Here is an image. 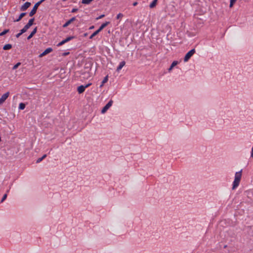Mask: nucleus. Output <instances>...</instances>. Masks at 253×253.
Segmentation results:
<instances>
[{
    "instance_id": "1",
    "label": "nucleus",
    "mask_w": 253,
    "mask_h": 253,
    "mask_svg": "<svg viewBox=\"0 0 253 253\" xmlns=\"http://www.w3.org/2000/svg\"><path fill=\"white\" fill-rule=\"evenodd\" d=\"M242 170H241L235 173L234 180L232 184V190H235L239 186L242 177Z\"/></svg>"
},
{
    "instance_id": "2",
    "label": "nucleus",
    "mask_w": 253,
    "mask_h": 253,
    "mask_svg": "<svg viewBox=\"0 0 253 253\" xmlns=\"http://www.w3.org/2000/svg\"><path fill=\"white\" fill-rule=\"evenodd\" d=\"M109 22H106L105 23L102 24L99 28L95 31L89 37L90 39H92L94 37L97 35L100 32H101L105 27H106L109 24Z\"/></svg>"
},
{
    "instance_id": "3",
    "label": "nucleus",
    "mask_w": 253,
    "mask_h": 253,
    "mask_svg": "<svg viewBox=\"0 0 253 253\" xmlns=\"http://www.w3.org/2000/svg\"><path fill=\"white\" fill-rule=\"evenodd\" d=\"M195 52L196 51L194 48L191 49L189 52H188L186 54L184 58V61L185 62H187L189 60V59L193 56V55L195 53Z\"/></svg>"
},
{
    "instance_id": "4",
    "label": "nucleus",
    "mask_w": 253,
    "mask_h": 253,
    "mask_svg": "<svg viewBox=\"0 0 253 253\" xmlns=\"http://www.w3.org/2000/svg\"><path fill=\"white\" fill-rule=\"evenodd\" d=\"M91 84H92L91 83H88V84H85V85H82L78 86V88H77L78 92L80 94L83 93L85 89L86 88L89 87V86H90L91 85Z\"/></svg>"
},
{
    "instance_id": "5",
    "label": "nucleus",
    "mask_w": 253,
    "mask_h": 253,
    "mask_svg": "<svg viewBox=\"0 0 253 253\" xmlns=\"http://www.w3.org/2000/svg\"><path fill=\"white\" fill-rule=\"evenodd\" d=\"M74 36H70V37H67L66 39H65V40L62 41L61 42H59L57 46H60L61 45H62L63 44H64V43H65L66 42L72 40V39H74Z\"/></svg>"
},
{
    "instance_id": "6",
    "label": "nucleus",
    "mask_w": 253,
    "mask_h": 253,
    "mask_svg": "<svg viewBox=\"0 0 253 253\" xmlns=\"http://www.w3.org/2000/svg\"><path fill=\"white\" fill-rule=\"evenodd\" d=\"M9 95V92H7L2 95L1 98H0V105L2 104L5 102V101L6 100V99L8 97Z\"/></svg>"
},
{
    "instance_id": "7",
    "label": "nucleus",
    "mask_w": 253,
    "mask_h": 253,
    "mask_svg": "<svg viewBox=\"0 0 253 253\" xmlns=\"http://www.w3.org/2000/svg\"><path fill=\"white\" fill-rule=\"evenodd\" d=\"M113 103L112 100H110L108 103L102 109L101 112L102 113H105L107 110L112 106Z\"/></svg>"
},
{
    "instance_id": "8",
    "label": "nucleus",
    "mask_w": 253,
    "mask_h": 253,
    "mask_svg": "<svg viewBox=\"0 0 253 253\" xmlns=\"http://www.w3.org/2000/svg\"><path fill=\"white\" fill-rule=\"evenodd\" d=\"M34 18L30 19L28 23L24 27V29L27 31L28 29L33 24L34 21Z\"/></svg>"
},
{
    "instance_id": "9",
    "label": "nucleus",
    "mask_w": 253,
    "mask_h": 253,
    "mask_svg": "<svg viewBox=\"0 0 253 253\" xmlns=\"http://www.w3.org/2000/svg\"><path fill=\"white\" fill-rule=\"evenodd\" d=\"M31 2H26L23 5H22L20 7V10L21 11H25L29 8L31 5Z\"/></svg>"
},
{
    "instance_id": "10",
    "label": "nucleus",
    "mask_w": 253,
    "mask_h": 253,
    "mask_svg": "<svg viewBox=\"0 0 253 253\" xmlns=\"http://www.w3.org/2000/svg\"><path fill=\"white\" fill-rule=\"evenodd\" d=\"M52 51V49L50 47L46 48L42 53L40 55V57H42L47 54L51 52Z\"/></svg>"
},
{
    "instance_id": "11",
    "label": "nucleus",
    "mask_w": 253,
    "mask_h": 253,
    "mask_svg": "<svg viewBox=\"0 0 253 253\" xmlns=\"http://www.w3.org/2000/svg\"><path fill=\"white\" fill-rule=\"evenodd\" d=\"M76 20V17H72L70 20H68L63 25V28H66L72 22Z\"/></svg>"
},
{
    "instance_id": "12",
    "label": "nucleus",
    "mask_w": 253,
    "mask_h": 253,
    "mask_svg": "<svg viewBox=\"0 0 253 253\" xmlns=\"http://www.w3.org/2000/svg\"><path fill=\"white\" fill-rule=\"evenodd\" d=\"M37 27H36L34 29L33 31L30 34V35L27 37V39L28 40L31 39L33 37V36L37 33Z\"/></svg>"
},
{
    "instance_id": "13",
    "label": "nucleus",
    "mask_w": 253,
    "mask_h": 253,
    "mask_svg": "<svg viewBox=\"0 0 253 253\" xmlns=\"http://www.w3.org/2000/svg\"><path fill=\"white\" fill-rule=\"evenodd\" d=\"M126 62L125 61H123L121 62H120L119 65L117 68V71L119 72L120 70H121L122 68L125 65Z\"/></svg>"
},
{
    "instance_id": "14",
    "label": "nucleus",
    "mask_w": 253,
    "mask_h": 253,
    "mask_svg": "<svg viewBox=\"0 0 253 253\" xmlns=\"http://www.w3.org/2000/svg\"><path fill=\"white\" fill-rule=\"evenodd\" d=\"M108 80V76H106L104 78V79L103 80V81H102V83H101V84H100V87L101 88L103 87V86L104 85V84H105L107 82Z\"/></svg>"
},
{
    "instance_id": "15",
    "label": "nucleus",
    "mask_w": 253,
    "mask_h": 253,
    "mask_svg": "<svg viewBox=\"0 0 253 253\" xmlns=\"http://www.w3.org/2000/svg\"><path fill=\"white\" fill-rule=\"evenodd\" d=\"M26 13H25V12H24V13H21V14H20V15H19V16L18 18V19H17L16 20H15L14 21V22H18V21H20V20H21V19H22L24 16H25L26 15Z\"/></svg>"
},
{
    "instance_id": "16",
    "label": "nucleus",
    "mask_w": 253,
    "mask_h": 253,
    "mask_svg": "<svg viewBox=\"0 0 253 253\" xmlns=\"http://www.w3.org/2000/svg\"><path fill=\"white\" fill-rule=\"evenodd\" d=\"M12 48V45L11 44H6L3 47V50H9Z\"/></svg>"
},
{
    "instance_id": "17",
    "label": "nucleus",
    "mask_w": 253,
    "mask_h": 253,
    "mask_svg": "<svg viewBox=\"0 0 253 253\" xmlns=\"http://www.w3.org/2000/svg\"><path fill=\"white\" fill-rule=\"evenodd\" d=\"M178 64V62L176 61H173L172 64H171L169 68V71H170L172 68L175 66H176L177 64Z\"/></svg>"
},
{
    "instance_id": "18",
    "label": "nucleus",
    "mask_w": 253,
    "mask_h": 253,
    "mask_svg": "<svg viewBox=\"0 0 253 253\" xmlns=\"http://www.w3.org/2000/svg\"><path fill=\"white\" fill-rule=\"evenodd\" d=\"M158 0H153V1L150 3L149 6L151 8L154 7L157 2Z\"/></svg>"
},
{
    "instance_id": "19",
    "label": "nucleus",
    "mask_w": 253,
    "mask_h": 253,
    "mask_svg": "<svg viewBox=\"0 0 253 253\" xmlns=\"http://www.w3.org/2000/svg\"><path fill=\"white\" fill-rule=\"evenodd\" d=\"M82 75H84V78L88 79L90 77V73L89 72H84L82 73Z\"/></svg>"
},
{
    "instance_id": "20",
    "label": "nucleus",
    "mask_w": 253,
    "mask_h": 253,
    "mask_svg": "<svg viewBox=\"0 0 253 253\" xmlns=\"http://www.w3.org/2000/svg\"><path fill=\"white\" fill-rule=\"evenodd\" d=\"M93 0H82V3L83 4H88Z\"/></svg>"
},
{
    "instance_id": "21",
    "label": "nucleus",
    "mask_w": 253,
    "mask_h": 253,
    "mask_svg": "<svg viewBox=\"0 0 253 253\" xmlns=\"http://www.w3.org/2000/svg\"><path fill=\"white\" fill-rule=\"evenodd\" d=\"M25 108V104L23 103H20L19 105V109L20 110H23Z\"/></svg>"
},
{
    "instance_id": "22",
    "label": "nucleus",
    "mask_w": 253,
    "mask_h": 253,
    "mask_svg": "<svg viewBox=\"0 0 253 253\" xmlns=\"http://www.w3.org/2000/svg\"><path fill=\"white\" fill-rule=\"evenodd\" d=\"M9 31V29L4 30L3 32H2L0 33V36H2L4 35L6 33H8Z\"/></svg>"
},
{
    "instance_id": "23",
    "label": "nucleus",
    "mask_w": 253,
    "mask_h": 253,
    "mask_svg": "<svg viewBox=\"0 0 253 253\" xmlns=\"http://www.w3.org/2000/svg\"><path fill=\"white\" fill-rule=\"evenodd\" d=\"M46 157V154H44L43 155V156L41 158H39L37 160V163H39L40 162H41L43 159H44L45 157Z\"/></svg>"
},
{
    "instance_id": "24",
    "label": "nucleus",
    "mask_w": 253,
    "mask_h": 253,
    "mask_svg": "<svg viewBox=\"0 0 253 253\" xmlns=\"http://www.w3.org/2000/svg\"><path fill=\"white\" fill-rule=\"evenodd\" d=\"M21 64L20 62H18L17 64H16L14 66L12 67L13 70L16 69Z\"/></svg>"
},
{
    "instance_id": "25",
    "label": "nucleus",
    "mask_w": 253,
    "mask_h": 253,
    "mask_svg": "<svg viewBox=\"0 0 253 253\" xmlns=\"http://www.w3.org/2000/svg\"><path fill=\"white\" fill-rule=\"evenodd\" d=\"M123 14L122 13H119L117 15V19H121L123 17Z\"/></svg>"
},
{
    "instance_id": "26",
    "label": "nucleus",
    "mask_w": 253,
    "mask_h": 253,
    "mask_svg": "<svg viewBox=\"0 0 253 253\" xmlns=\"http://www.w3.org/2000/svg\"><path fill=\"white\" fill-rule=\"evenodd\" d=\"M237 0H230V7H232L234 3Z\"/></svg>"
},
{
    "instance_id": "27",
    "label": "nucleus",
    "mask_w": 253,
    "mask_h": 253,
    "mask_svg": "<svg viewBox=\"0 0 253 253\" xmlns=\"http://www.w3.org/2000/svg\"><path fill=\"white\" fill-rule=\"evenodd\" d=\"M7 197V194H5L3 196V197L1 199V202H3L6 198Z\"/></svg>"
},
{
    "instance_id": "28",
    "label": "nucleus",
    "mask_w": 253,
    "mask_h": 253,
    "mask_svg": "<svg viewBox=\"0 0 253 253\" xmlns=\"http://www.w3.org/2000/svg\"><path fill=\"white\" fill-rule=\"evenodd\" d=\"M26 32V31L25 30V29H24V28H23L22 29H21L20 30V33L22 35V34L25 33Z\"/></svg>"
},
{
    "instance_id": "29",
    "label": "nucleus",
    "mask_w": 253,
    "mask_h": 253,
    "mask_svg": "<svg viewBox=\"0 0 253 253\" xmlns=\"http://www.w3.org/2000/svg\"><path fill=\"white\" fill-rule=\"evenodd\" d=\"M78 9L77 8H73V9H72L71 12H72V13L76 12L78 11Z\"/></svg>"
},
{
    "instance_id": "30",
    "label": "nucleus",
    "mask_w": 253,
    "mask_h": 253,
    "mask_svg": "<svg viewBox=\"0 0 253 253\" xmlns=\"http://www.w3.org/2000/svg\"><path fill=\"white\" fill-rule=\"evenodd\" d=\"M104 16H105V15H104V14H102V15H100L99 17H98V18H97L96 19H101V18H102L104 17Z\"/></svg>"
},
{
    "instance_id": "31",
    "label": "nucleus",
    "mask_w": 253,
    "mask_h": 253,
    "mask_svg": "<svg viewBox=\"0 0 253 253\" xmlns=\"http://www.w3.org/2000/svg\"><path fill=\"white\" fill-rule=\"evenodd\" d=\"M21 35V34L20 33H18L17 34H16V37L17 38H19Z\"/></svg>"
},
{
    "instance_id": "32",
    "label": "nucleus",
    "mask_w": 253,
    "mask_h": 253,
    "mask_svg": "<svg viewBox=\"0 0 253 253\" xmlns=\"http://www.w3.org/2000/svg\"><path fill=\"white\" fill-rule=\"evenodd\" d=\"M137 4H138L137 2L135 1V2L133 3V6H136V5H137Z\"/></svg>"
},
{
    "instance_id": "33",
    "label": "nucleus",
    "mask_w": 253,
    "mask_h": 253,
    "mask_svg": "<svg viewBox=\"0 0 253 253\" xmlns=\"http://www.w3.org/2000/svg\"><path fill=\"white\" fill-rule=\"evenodd\" d=\"M93 28H94V26H91V27H90V29H93Z\"/></svg>"
},
{
    "instance_id": "34",
    "label": "nucleus",
    "mask_w": 253,
    "mask_h": 253,
    "mask_svg": "<svg viewBox=\"0 0 253 253\" xmlns=\"http://www.w3.org/2000/svg\"><path fill=\"white\" fill-rule=\"evenodd\" d=\"M63 1H67V0H62Z\"/></svg>"
}]
</instances>
